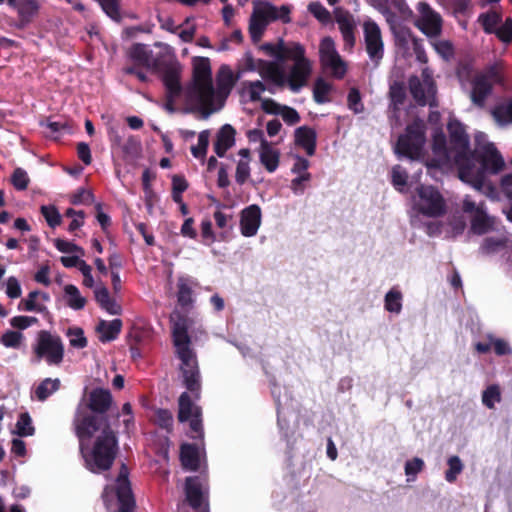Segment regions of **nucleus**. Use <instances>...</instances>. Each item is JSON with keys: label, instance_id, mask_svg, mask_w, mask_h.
<instances>
[{"label": "nucleus", "instance_id": "f257e3e1", "mask_svg": "<svg viewBox=\"0 0 512 512\" xmlns=\"http://www.w3.org/2000/svg\"><path fill=\"white\" fill-rule=\"evenodd\" d=\"M449 142L442 131L433 135V158L426 165L443 170L455 166L459 179L483 193L493 190L487 174H497L504 167V160L487 136L478 132L475 135V151L469 150V138L463 125L456 119L448 122Z\"/></svg>", "mask_w": 512, "mask_h": 512}, {"label": "nucleus", "instance_id": "f03ea898", "mask_svg": "<svg viewBox=\"0 0 512 512\" xmlns=\"http://www.w3.org/2000/svg\"><path fill=\"white\" fill-rule=\"evenodd\" d=\"M74 429L85 467L100 473L108 470L117 453V439L109 424L102 419L98 423L88 410L81 406L75 414Z\"/></svg>", "mask_w": 512, "mask_h": 512}, {"label": "nucleus", "instance_id": "7ed1b4c3", "mask_svg": "<svg viewBox=\"0 0 512 512\" xmlns=\"http://www.w3.org/2000/svg\"><path fill=\"white\" fill-rule=\"evenodd\" d=\"M233 85V72L228 66H221L214 88L209 60L198 58L193 65V83L185 92L187 105L207 118L223 107Z\"/></svg>", "mask_w": 512, "mask_h": 512}, {"label": "nucleus", "instance_id": "20e7f679", "mask_svg": "<svg viewBox=\"0 0 512 512\" xmlns=\"http://www.w3.org/2000/svg\"><path fill=\"white\" fill-rule=\"evenodd\" d=\"M268 56L279 62L290 61L292 64L284 71L276 62H263L260 66V74L277 86L287 85L292 92H299L308 84L312 74V61L306 57L305 48L297 42L285 43L279 41L276 44L265 43L261 46Z\"/></svg>", "mask_w": 512, "mask_h": 512}, {"label": "nucleus", "instance_id": "39448f33", "mask_svg": "<svg viewBox=\"0 0 512 512\" xmlns=\"http://www.w3.org/2000/svg\"><path fill=\"white\" fill-rule=\"evenodd\" d=\"M171 322L173 342L180 360L183 383L194 395L195 399H198L201 387L200 372L198 361L190 347V338L188 336V329L193 324V320L180 313H174L171 315Z\"/></svg>", "mask_w": 512, "mask_h": 512}, {"label": "nucleus", "instance_id": "423d86ee", "mask_svg": "<svg viewBox=\"0 0 512 512\" xmlns=\"http://www.w3.org/2000/svg\"><path fill=\"white\" fill-rule=\"evenodd\" d=\"M411 223L418 226L423 218L442 217L447 211V202L442 193L431 185H420L411 199Z\"/></svg>", "mask_w": 512, "mask_h": 512}, {"label": "nucleus", "instance_id": "0eeeda50", "mask_svg": "<svg viewBox=\"0 0 512 512\" xmlns=\"http://www.w3.org/2000/svg\"><path fill=\"white\" fill-rule=\"evenodd\" d=\"M102 497L108 512L132 511L135 501L125 465H122L115 483L105 487Z\"/></svg>", "mask_w": 512, "mask_h": 512}, {"label": "nucleus", "instance_id": "6e6552de", "mask_svg": "<svg viewBox=\"0 0 512 512\" xmlns=\"http://www.w3.org/2000/svg\"><path fill=\"white\" fill-rule=\"evenodd\" d=\"M290 9L287 6L276 7L269 2L254 1L250 17L249 32L254 42H258L266 27L275 20L289 21Z\"/></svg>", "mask_w": 512, "mask_h": 512}, {"label": "nucleus", "instance_id": "1a4fd4ad", "mask_svg": "<svg viewBox=\"0 0 512 512\" xmlns=\"http://www.w3.org/2000/svg\"><path fill=\"white\" fill-rule=\"evenodd\" d=\"M64 358V345L61 338L47 330L37 333L32 344L33 363L46 362L49 366H59Z\"/></svg>", "mask_w": 512, "mask_h": 512}, {"label": "nucleus", "instance_id": "9d476101", "mask_svg": "<svg viewBox=\"0 0 512 512\" xmlns=\"http://www.w3.org/2000/svg\"><path fill=\"white\" fill-rule=\"evenodd\" d=\"M425 124L416 120L410 124L405 134L401 135L395 147L396 153L413 160H424Z\"/></svg>", "mask_w": 512, "mask_h": 512}, {"label": "nucleus", "instance_id": "9b49d317", "mask_svg": "<svg viewBox=\"0 0 512 512\" xmlns=\"http://www.w3.org/2000/svg\"><path fill=\"white\" fill-rule=\"evenodd\" d=\"M409 89L419 105L433 106L435 104L436 87L432 72L428 68L422 70L421 77L412 76L409 79Z\"/></svg>", "mask_w": 512, "mask_h": 512}, {"label": "nucleus", "instance_id": "f8f14e48", "mask_svg": "<svg viewBox=\"0 0 512 512\" xmlns=\"http://www.w3.org/2000/svg\"><path fill=\"white\" fill-rule=\"evenodd\" d=\"M478 21L486 33H494L503 43H510L512 41L511 18H506L502 23L501 14L496 10H491L481 14Z\"/></svg>", "mask_w": 512, "mask_h": 512}, {"label": "nucleus", "instance_id": "ddd939ff", "mask_svg": "<svg viewBox=\"0 0 512 512\" xmlns=\"http://www.w3.org/2000/svg\"><path fill=\"white\" fill-rule=\"evenodd\" d=\"M320 61L325 70L336 78H342L346 73V64L336 50L331 37L322 39L319 46Z\"/></svg>", "mask_w": 512, "mask_h": 512}, {"label": "nucleus", "instance_id": "4468645a", "mask_svg": "<svg viewBox=\"0 0 512 512\" xmlns=\"http://www.w3.org/2000/svg\"><path fill=\"white\" fill-rule=\"evenodd\" d=\"M201 410L193 403L187 392L181 394L179 398V421H189L190 428L192 431L191 437L197 438L203 436L202 421H201Z\"/></svg>", "mask_w": 512, "mask_h": 512}, {"label": "nucleus", "instance_id": "2eb2a0df", "mask_svg": "<svg viewBox=\"0 0 512 512\" xmlns=\"http://www.w3.org/2000/svg\"><path fill=\"white\" fill-rule=\"evenodd\" d=\"M365 49L369 58L378 63L384 55V43L381 29L373 20H366L363 23Z\"/></svg>", "mask_w": 512, "mask_h": 512}, {"label": "nucleus", "instance_id": "dca6fc26", "mask_svg": "<svg viewBox=\"0 0 512 512\" xmlns=\"http://www.w3.org/2000/svg\"><path fill=\"white\" fill-rule=\"evenodd\" d=\"M186 500L189 505L199 512L207 511V486L200 477H188L185 485Z\"/></svg>", "mask_w": 512, "mask_h": 512}, {"label": "nucleus", "instance_id": "f3484780", "mask_svg": "<svg viewBox=\"0 0 512 512\" xmlns=\"http://www.w3.org/2000/svg\"><path fill=\"white\" fill-rule=\"evenodd\" d=\"M111 403L112 396L110 392L106 389L97 388L92 390L89 394V402L87 404L80 403L77 410L81 406H84L93 417L97 418L98 423L103 419L105 423L108 424L107 419L103 415H96L95 413H105L109 409Z\"/></svg>", "mask_w": 512, "mask_h": 512}, {"label": "nucleus", "instance_id": "a211bd4d", "mask_svg": "<svg viewBox=\"0 0 512 512\" xmlns=\"http://www.w3.org/2000/svg\"><path fill=\"white\" fill-rule=\"evenodd\" d=\"M334 19L341 32L345 48L351 49L355 44V31L357 27L354 16L341 7L333 10Z\"/></svg>", "mask_w": 512, "mask_h": 512}, {"label": "nucleus", "instance_id": "6ab92c4d", "mask_svg": "<svg viewBox=\"0 0 512 512\" xmlns=\"http://www.w3.org/2000/svg\"><path fill=\"white\" fill-rule=\"evenodd\" d=\"M132 66L143 67L150 71H158L160 63L158 58L154 57L152 51L144 44H134L128 52Z\"/></svg>", "mask_w": 512, "mask_h": 512}, {"label": "nucleus", "instance_id": "aec40b11", "mask_svg": "<svg viewBox=\"0 0 512 512\" xmlns=\"http://www.w3.org/2000/svg\"><path fill=\"white\" fill-rule=\"evenodd\" d=\"M418 10L420 15L416 21L417 27L427 36L438 35L441 30L440 16L425 3H420Z\"/></svg>", "mask_w": 512, "mask_h": 512}, {"label": "nucleus", "instance_id": "412c9836", "mask_svg": "<svg viewBox=\"0 0 512 512\" xmlns=\"http://www.w3.org/2000/svg\"><path fill=\"white\" fill-rule=\"evenodd\" d=\"M262 221L261 209L252 204L241 211L240 232L244 237H253L257 234Z\"/></svg>", "mask_w": 512, "mask_h": 512}, {"label": "nucleus", "instance_id": "4be33fe9", "mask_svg": "<svg viewBox=\"0 0 512 512\" xmlns=\"http://www.w3.org/2000/svg\"><path fill=\"white\" fill-rule=\"evenodd\" d=\"M497 78L494 72L477 75L472 84L471 99L474 104L483 106L486 97L491 91L492 81Z\"/></svg>", "mask_w": 512, "mask_h": 512}, {"label": "nucleus", "instance_id": "5701e85b", "mask_svg": "<svg viewBox=\"0 0 512 512\" xmlns=\"http://www.w3.org/2000/svg\"><path fill=\"white\" fill-rule=\"evenodd\" d=\"M262 109L268 114L280 115L288 125H294L300 121V116L294 108L281 105L272 99L263 100Z\"/></svg>", "mask_w": 512, "mask_h": 512}, {"label": "nucleus", "instance_id": "b1692460", "mask_svg": "<svg viewBox=\"0 0 512 512\" xmlns=\"http://www.w3.org/2000/svg\"><path fill=\"white\" fill-rule=\"evenodd\" d=\"M50 297L45 292L32 291L19 303L18 309L28 312L43 313L46 311L45 303Z\"/></svg>", "mask_w": 512, "mask_h": 512}, {"label": "nucleus", "instance_id": "393cba45", "mask_svg": "<svg viewBox=\"0 0 512 512\" xmlns=\"http://www.w3.org/2000/svg\"><path fill=\"white\" fill-rule=\"evenodd\" d=\"M295 144L305 150L308 156H312L316 150V132L308 126L298 127L294 132Z\"/></svg>", "mask_w": 512, "mask_h": 512}, {"label": "nucleus", "instance_id": "a878e982", "mask_svg": "<svg viewBox=\"0 0 512 512\" xmlns=\"http://www.w3.org/2000/svg\"><path fill=\"white\" fill-rule=\"evenodd\" d=\"M235 144V129L225 124L217 133L214 144V151L219 157H223L225 153Z\"/></svg>", "mask_w": 512, "mask_h": 512}, {"label": "nucleus", "instance_id": "bb28decb", "mask_svg": "<svg viewBox=\"0 0 512 512\" xmlns=\"http://www.w3.org/2000/svg\"><path fill=\"white\" fill-rule=\"evenodd\" d=\"M261 164L269 173L277 170L280 163V151L272 143H264V147L258 149Z\"/></svg>", "mask_w": 512, "mask_h": 512}, {"label": "nucleus", "instance_id": "cd10ccee", "mask_svg": "<svg viewBox=\"0 0 512 512\" xmlns=\"http://www.w3.org/2000/svg\"><path fill=\"white\" fill-rule=\"evenodd\" d=\"M180 459L182 466L186 470L195 471L200 467V451L196 446L192 444H183L181 446Z\"/></svg>", "mask_w": 512, "mask_h": 512}, {"label": "nucleus", "instance_id": "c85d7f7f", "mask_svg": "<svg viewBox=\"0 0 512 512\" xmlns=\"http://www.w3.org/2000/svg\"><path fill=\"white\" fill-rule=\"evenodd\" d=\"M196 282L189 277H180L177 282V299L181 306H189L194 302L193 288Z\"/></svg>", "mask_w": 512, "mask_h": 512}, {"label": "nucleus", "instance_id": "c756f323", "mask_svg": "<svg viewBox=\"0 0 512 512\" xmlns=\"http://www.w3.org/2000/svg\"><path fill=\"white\" fill-rule=\"evenodd\" d=\"M266 87L260 80L244 81L241 87V97L244 101L256 102L263 101L261 98L265 92Z\"/></svg>", "mask_w": 512, "mask_h": 512}, {"label": "nucleus", "instance_id": "7c9ffc66", "mask_svg": "<svg viewBox=\"0 0 512 512\" xmlns=\"http://www.w3.org/2000/svg\"><path fill=\"white\" fill-rule=\"evenodd\" d=\"M121 328L122 322L120 319H114L112 321L101 320L97 325L99 339L102 342L112 341L118 336Z\"/></svg>", "mask_w": 512, "mask_h": 512}, {"label": "nucleus", "instance_id": "2f4dec72", "mask_svg": "<svg viewBox=\"0 0 512 512\" xmlns=\"http://www.w3.org/2000/svg\"><path fill=\"white\" fill-rule=\"evenodd\" d=\"M95 299L102 309L111 315H118L121 313L120 305L110 298L109 291L105 287H97L94 291Z\"/></svg>", "mask_w": 512, "mask_h": 512}, {"label": "nucleus", "instance_id": "473e14b6", "mask_svg": "<svg viewBox=\"0 0 512 512\" xmlns=\"http://www.w3.org/2000/svg\"><path fill=\"white\" fill-rule=\"evenodd\" d=\"M163 82L167 89L170 101H173L181 92L179 74L174 66H171L165 72Z\"/></svg>", "mask_w": 512, "mask_h": 512}, {"label": "nucleus", "instance_id": "72a5a7b5", "mask_svg": "<svg viewBox=\"0 0 512 512\" xmlns=\"http://www.w3.org/2000/svg\"><path fill=\"white\" fill-rule=\"evenodd\" d=\"M390 108L395 113L406 98V90L403 81L392 80L389 87Z\"/></svg>", "mask_w": 512, "mask_h": 512}, {"label": "nucleus", "instance_id": "f704fd0d", "mask_svg": "<svg viewBox=\"0 0 512 512\" xmlns=\"http://www.w3.org/2000/svg\"><path fill=\"white\" fill-rule=\"evenodd\" d=\"M213 216L216 226L221 230V232L218 234L219 241H226L233 227L232 214L217 210L214 212Z\"/></svg>", "mask_w": 512, "mask_h": 512}, {"label": "nucleus", "instance_id": "c9c22d12", "mask_svg": "<svg viewBox=\"0 0 512 512\" xmlns=\"http://www.w3.org/2000/svg\"><path fill=\"white\" fill-rule=\"evenodd\" d=\"M64 298L66 304L73 310H81L86 305V298L83 297L79 289L72 284L64 287Z\"/></svg>", "mask_w": 512, "mask_h": 512}, {"label": "nucleus", "instance_id": "e433bc0d", "mask_svg": "<svg viewBox=\"0 0 512 512\" xmlns=\"http://www.w3.org/2000/svg\"><path fill=\"white\" fill-rule=\"evenodd\" d=\"M61 382L58 378H46L34 390V396L44 401L60 388Z\"/></svg>", "mask_w": 512, "mask_h": 512}, {"label": "nucleus", "instance_id": "4c0bfd02", "mask_svg": "<svg viewBox=\"0 0 512 512\" xmlns=\"http://www.w3.org/2000/svg\"><path fill=\"white\" fill-rule=\"evenodd\" d=\"M238 154L240 159L237 163L235 179L237 183L243 184L250 176V151L241 149Z\"/></svg>", "mask_w": 512, "mask_h": 512}, {"label": "nucleus", "instance_id": "58836bf2", "mask_svg": "<svg viewBox=\"0 0 512 512\" xmlns=\"http://www.w3.org/2000/svg\"><path fill=\"white\" fill-rule=\"evenodd\" d=\"M492 115L500 126L512 123V100H506L498 104L492 110Z\"/></svg>", "mask_w": 512, "mask_h": 512}, {"label": "nucleus", "instance_id": "ea45409f", "mask_svg": "<svg viewBox=\"0 0 512 512\" xmlns=\"http://www.w3.org/2000/svg\"><path fill=\"white\" fill-rule=\"evenodd\" d=\"M402 302V292L398 288L394 287L386 293L384 307L390 313L399 314L402 310Z\"/></svg>", "mask_w": 512, "mask_h": 512}, {"label": "nucleus", "instance_id": "a19ab883", "mask_svg": "<svg viewBox=\"0 0 512 512\" xmlns=\"http://www.w3.org/2000/svg\"><path fill=\"white\" fill-rule=\"evenodd\" d=\"M24 341V334L16 330H7L2 334L0 338V343L4 347L11 349H20L23 346Z\"/></svg>", "mask_w": 512, "mask_h": 512}, {"label": "nucleus", "instance_id": "79ce46f5", "mask_svg": "<svg viewBox=\"0 0 512 512\" xmlns=\"http://www.w3.org/2000/svg\"><path fill=\"white\" fill-rule=\"evenodd\" d=\"M210 140V131L203 130L198 135V142L191 147L192 155L201 161L205 160Z\"/></svg>", "mask_w": 512, "mask_h": 512}, {"label": "nucleus", "instance_id": "37998d69", "mask_svg": "<svg viewBox=\"0 0 512 512\" xmlns=\"http://www.w3.org/2000/svg\"><path fill=\"white\" fill-rule=\"evenodd\" d=\"M494 219L489 217L485 211L481 216H476L471 219V230L476 234H484L491 229H494Z\"/></svg>", "mask_w": 512, "mask_h": 512}, {"label": "nucleus", "instance_id": "c03bdc74", "mask_svg": "<svg viewBox=\"0 0 512 512\" xmlns=\"http://www.w3.org/2000/svg\"><path fill=\"white\" fill-rule=\"evenodd\" d=\"M332 86L327 81L323 79H318L315 82L313 96L314 100L317 103H326L330 101L329 94L331 92Z\"/></svg>", "mask_w": 512, "mask_h": 512}, {"label": "nucleus", "instance_id": "a18cd8bd", "mask_svg": "<svg viewBox=\"0 0 512 512\" xmlns=\"http://www.w3.org/2000/svg\"><path fill=\"white\" fill-rule=\"evenodd\" d=\"M448 470L445 472V479L449 483L456 481L457 477L463 471L464 465L458 456H451L447 460Z\"/></svg>", "mask_w": 512, "mask_h": 512}, {"label": "nucleus", "instance_id": "49530a36", "mask_svg": "<svg viewBox=\"0 0 512 512\" xmlns=\"http://www.w3.org/2000/svg\"><path fill=\"white\" fill-rule=\"evenodd\" d=\"M391 180L395 189L399 192H405L408 174L401 166L396 165L391 170Z\"/></svg>", "mask_w": 512, "mask_h": 512}, {"label": "nucleus", "instance_id": "de8ad7c7", "mask_svg": "<svg viewBox=\"0 0 512 512\" xmlns=\"http://www.w3.org/2000/svg\"><path fill=\"white\" fill-rule=\"evenodd\" d=\"M500 401L501 392L498 385H490L484 390L482 394V402L487 408L493 409L495 404Z\"/></svg>", "mask_w": 512, "mask_h": 512}, {"label": "nucleus", "instance_id": "09e8293b", "mask_svg": "<svg viewBox=\"0 0 512 512\" xmlns=\"http://www.w3.org/2000/svg\"><path fill=\"white\" fill-rule=\"evenodd\" d=\"M308 10L322 24L326 25L332 22L331 13L320 2H311L308 5Z\"/></svg>", "mask_w": 512, "mask_h": 512}, {"label": "nucleus", "instance_id": "8fccbe9b", "mask_svg": "<svg viewBox=\"0 0 512 512\" xmlns=\"http://www.w3.org/2000/svg\"><path fill=\"white\" fill-rule=\"evenodd\" d=\"M506 241L507 238L504 234H499L495 237H487L481 248L485 253H495L506 245Z\"/></svg>", "mask_w": 512, "mask_h": 512}, {"label": "nucleus", "instance_id": "3c124183", "mask_svg": "<svg viewBox=\"0 0 512 512\" xmlns=\"http://www.w3.org/2000/svg\"><path fill=\"white\" fill-rule=\"evenodd\" d=\"M150 418L155 424L162 428L170 429L172 427L173 416L167 409H155Z\"/></svg>", "mask_w": 512, "mask_h": 512}, {"label": "nucleus", "instance_id": "603ef678", "mask_svg": "<svg viewBox=\"0 0 512 512\" xmlns=\"http://www.w3.org/2000/svg\"><path fill=\"white\" fill-rule=\"evenodd\" d=\"M38 0H20V7L17 11L22 20L31 19L38 11Z\"/></svg>", "mask_w": 512, "mask_h": 512}, {"label": "nucleus", "instance_id": "864d4df0", "mask_svg": "<svg viewBox=\"0 0 512 512\" xmlns=\"http://www.w3.org/2000/svg\"><path fill=\"white\" fill-rule=\"evenodd\" d=\"M293 159L294 163L291 167V172L296 176L311 178V174L308 171L310 162L299 155L294 156Z\"/></svg>", "mask_w": 512, "mask_h": 512}, {"label": "nucleus", "instance_id": "5fc2aeb1", "mask_svg": "<svg viewBox=\"0 0 512 512\" xmlns=\"http://www.w3.org/2000/svg\"><path fill=\"white\" fill-rule=\"evenodd\" d=\"M424 467V461L421 458L415 457L412 460H409L405 464V475L407 476V481H414L417 474L422 471Z\"/></svg>", "mask_w": 512, "mask_h": 512}, {"label": "nucleus", "instance_id": "6e6d98bb", "mask_svg": "<svg viewBox=\"0 0 512 512\" xmlns=\"http://www.w3.org/2000/svg\"><path fill=\"white\" fill-rule=\"evenodd\" d=\"M369 3L384 15L391 30L395 31V16L391 13L387 6V0H369Z\"/></svg>", "mask_w": 512, "mask_h": 512}, {"label": "nucleus", "instance_id": "4d7b16f0", "mask_svg": "<svg viewBox=\"0 0 512 512\" xmlns=\"http://www.w3.org/2000/svg\"><path fill=\"white\" fill-rule=\"evenodd\" d=\"M11 182L15 189L25 190L30 182L28 173L22 168H16L11 176Z\"/></svg>", "mask_w": 512, "mask_h": 512}, {"label": "nucleus", "instance_id": "13d9d810", "mask_svg": "<svg viewBox=\"0 0 512 512\" xmlns=\"http://www.w3.org/2000/svg\"><path fill=\"white\" fill-rule=\"evenodd\" d=\"M5 294L10 299H17L22 295V288L19 280L10 276L5 281Z\"/></svg>", "mask_w": 512, "mask_h": 512}, {"label": "nucleus", "instance_id": "bf43d9fd", "mask_svg": "<svg viewBox=\"0 0 512 512\" xmlns=\"http://www.w3.org/2000/svg\"><path fill=\"white\" fill-rule=\"evenodd\" d=\"M17 431L21 436H31L34 433L32 420L27 413H22L16 424Z\"/></svg>", "mask_w": 512, "mask_h": 512}, {"label": "nucleus", "instance_id": "052dcab7", "mask_svg": "<svg viewBox=\"0 0 512 512\" xmlns=\"http://www.w3.org/2000/svg\"><path fill=\"white\" fill-rule=\"evenodd\" d=\"M201 236L203 243L208 246L219 241L218 235L214 233L212 229V222L209 219H204L201 222Z\"/></svg>", "mask_w": 512, "mask_h": 512}, {"label": "nucleus", "instance_id": "680f3d73", "mask_svg": "<svg viewBox=\"0 0 512 512\" xmlns=\"http://www.w3.org/2000/svg\"><path fill=\"white\" fill-rule=\"evenodd\" d=\"M69 343L74 348H84L87 345V340L84 333L80 328L74 327L68 330Z\"/></svg>", "mask_w": 512, "mask_h": 512}, {"label": "nucleus", "instance_id": "e2e57ef3", "mask_svg": "<svg viewBox=\"0 0 512 512\" xmlns=\"http://www.w3.org/2000/svg\"><path fill=\"white\" fill-rule=\"evenodd\" d=\"M462 209L464 213L470 215L471 219L476 216H481L483 211H485L482 203L477 204L469 196L464 198Z\"/></svg>", "mask_w": 512, "mask_h": 512}, {"label": "nucleus", "instance_id": "0e129e2a", "mask_svg": "<svg viewBox=\"0 0 512 512\" xmlns=\"http://www.w3.org/2000/svg\"><path fill=\"white\" fill-rule=\"evenodd\" d=\"M41 212L50 227L54 228L60 224L61 216L54 206H42Z\"/></svg>", "mask_w": 512, "mask_h": 512}, {"label": "nucleus", "instance_id": "69168bd1", "mask_svg": "<svg viewBox=\"0 0 512 512\" xmlns=\"http://www.w3.org/2000/svg\"><path fill=\"white\" fill-rule=\"evenodd\" d=\"M10 325L18 330H25L35 323H37V318L31 316H14L9 320Z\"/></svg>", "mask_w": 512, "mask_h": 512}, {"label": "nucleus", "instance_id": "338daca9", "mask_svg": "<svg viewBox=\"0 0 512 512\" xmlns=\"http://www.w3.org/2000/svg\"><path fill=\"white\" fill-rule=\"evenodd\" d=\"M347 101L349 109L352 110L354 113L358 114L363 112L364 105L361 101V96L357 89L352 88L349 91Z\"/></svg>", "mask_w": 512, "mask_h": 512}, {"label": "nucleus", "instance_id": "774afa93", "mask_svg": "<svg viewBox=\"0 0 512 512\" xmlns=\"http://www.w3.org/2000/svg\"><path fill=\"white\" fill-rule=\"evenodd\" d=\"M54 245L62 253H78L80 255H84V250L81 247L74 244L73 242L63 239H55Z\"/></svg>", "mask_w": 512, "mask_h": 512}]
</instances>
